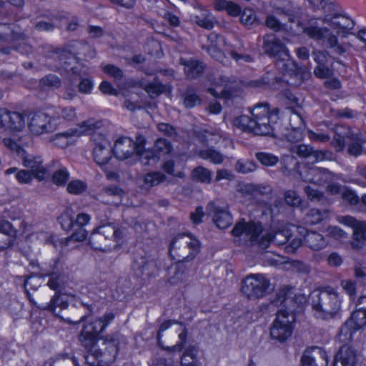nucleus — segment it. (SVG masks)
Here are the masks:
<instances>
[{"label": "nucleus", "instance_id": "obj_10", "mask_svg": "<svg viewBox=\"0 0 366 366\" xmlns=\"http://www.w3.org/2000/svg\"><path fill=\"white\" fill-rule=\"evenodd\" d=\"M269 281L262 274H251L242 280L241 292L249 300L263 297L268 292Z\"/></svg>", "mask_w": 366, "mask_h": 366}, {"label": "nucleus", "instance_id": "obj_20", "mask_svg": "<svg viewBox=\"0 0 366 366\" xmlns=\"http://www.w3.org/2000/svg\"><path fill=\"white\" fill-rule=\"evenodd\" d=\"M301 362L302 366H327L328 357L322 348L312 347L305 351Z\"/></svg>", "mask_w": 366, "mask_h": 366}, {"label": "nucleus", "instance_id": "obj_27", "mask_svg": "<svg viewBox=\"0 0 366 366\" xmlns=\"http://www.w3.org/2000/svg\"><path fill=\"white\" fill-rule=\"evenodd\" d=\"M188 267L184 262H177L171 266L168 271V281L172 285L184 282L187 278Z\"/></svg>", "mask_w": 366, "mask_h": 366}, {"label": "nucleus", "instance_id": "obj_34", "mask_svg": "<svg viewBox=\"0 0 366 366\" xmlns=\"http://www.w3.org/2000/svg\"><path fill=\"white\" fill-rule=\"evenodd\" d=\"M194 22L206 29H212L214 27L215 18L207 10L201 9L199 13L194 16Z\"/></svg>", "mask_w": 366, "mask_h": 366}, {"label": "nucleus", "instance_id": "obj_24", "mask_svg": "<svg viewBox=\"0 0 366 366\" xmlns=\"http://www.w3.org/2000/svg\"><path fill=\"white\" fill-rule=\"evenodd\" d=\"M207 209L209 212L213 213V221L219 229H226L232 224V219L229 212L217 207L213 202L208 204Z\"/></svg>", "mask_w": 366, "mask_h": 366}, {"label": "nucleus", "instance_id": "obj_49", "mask_svg": "<svg viewBox=\"0 0 366 366\" xmlns=\"http://www.w3.org/2000/svg\"><path fill=\"white\" fill-rule=\"evenodd\" d=\"M69 172L66 168L56 170L52 176V182L57 186L64 185L69 179Z\"/></svg>", "mask_w": 366, "mask_h": 366}, {"label": "nucleus", "instance_id": "obj_32", "mask_svg": "<svg viewBox=\"0 0 366 366\" xmlns=\"http://www.w3.org/2000/svg\"><path fill=\"white\" fill-rule=\"evenodd\" d=\"M183 104L187 109L193 108L202 102L194 87L188 86L181 93Z\"/></svg>", "mask_w": 366, "mask_h": 366}, {"label": "nucleus", "instance_id": "obj_15", "mask_svg": "<svg viewBox=\"0 0 366 366\" xmlns=\"http://www.w3.org/2000/svg\"><path fill=\"white\" fill-rule=\"evenodd\" d=\"M366 326V313L357 307L351 317L342 326L339 335L345 336L343 340H350L352 334Z\"/></svg>", "mask_w": 366, "mask_h": 366}, {"label": "nucleus", "instance_id": "obj_14", "mask_svg": "<svg viewBox=\"0 0 366 366\" xmlns=\"http://www.w3.org/2000/svg\"><path fill=\"white\" fill-rule=\"evenodd\" d=\"M52 118L42 112L31 114L29 118L28 128L32 135L39 136L49 133L55 129L51 124Z\"/></svg>", "mask_w": 366, "mask_h": 366}, {"label": "nucleus", "instance_id": "obj_42", "mask_svg": "<svg viewBox=\"0 0 366 366\" xmlns=\"http://www.w3.org/2000/svg\"><path fill=\"white\" fill-rule=\"evenodd\" d=\"M257 164L254 161L249 159H239L235 164L236 171L242 174L252 172L257 169Z\"/></svg>", "mask_w": 366, "mask_h": 366}, {"label": "nucleus", "instance_id": "obj_61", "mask_svg": "<svg viewBox=\"0 0 366 366\" xmlns=\"http://www.w3.org/2000/svg\"><path fill=\"white\" fill-rule=\"evenodd\" d=\"M42 88H45L47 86L57 88L61 85V81L59 78L54 75H49L41 80L40 82Z\"/></svg>", "mask_w": 366, "mask_h": 366}, {"label": "nucleus", "instance_id": "obj_58", "mask_svg": "<svg viewBox=\"0 0 366 366\" xmlns=\"http://www.w3.org/2000/svg\"><path fill=\"white\" fill-rule=\"evenodd\" d=\"M333 153L330 150H314L313 158L315 161L322 162V161H332L334 159Z\"/></svg>", "mask_w": 366, "mask_h": 366}, {"label": "nucleus", "instance_id": "obj_8", "mask_svg": "<svg viewBox=\"0 0 366 366\" xmlns=\"http://www.w3.org/2000/svg\"><path fill=\"white\" fill-rule=\"evenodd\" d=\"M200 243L191 234H179L172 241L169 253L171 257L177 262L192 260L199 253Z\"/></svg>", "mask_w": 366, "mask_h": 366}, {"label": "nucleus", "instance_id": "obj_26", "mask_svg": "<svg viewBox=\"0 0 366 366\" xmlns=\"http://www.w3.org/2000/svg\"><path fill=\"white\" fill-rule=\"evenodd\" d=\"M134 142L129 137H120L116 139V158L124 159L135 152Z\"/></svg>", "mask_w": 366, "mask_h": 366}, {"label": "nucleus", "instance_id": "obj_25", "mask_svg": "<svg viewBox=\"0 0 366 366\" xmlns=\"http://www.w3.org/2000/svg\"><path fill=\"white\" fill-rule=\"evenodd\" d=\"M17 231L12 224L7 222H0V251L11 246L16 237Z\"/></svg>", "mask_w": 366, "mask_h": 366}, {"label": "nucleus", "instance_id": "obj_18", "mask_svg": "<svg viewBox=\"0 0 366 366\" xmlns=\"http://www.w3.org/2000/svg\"><path fill=\"white\" fill-rule=\"evenodd\" d=\"M339 222L348 226L353 229V238L355 242L352 243L353 248H359L357 242L366 241V223L360 221L355 217L346 215L338 218Z\"/></svg>", "mask_w": 366, "mask_h": 366}, {"label": "nucleus", "instance_id": "obj_50", "mask_svg": "<svg viewBox=\"0 0 366 366\" xmlns=\"http://www.w3.org/2000/svg\"><path fill=\"white\" fill-rule=\"evenodd\" d=\"M144 90L150 97L154 98L164 92L165 86L159 82H152L145 86Z\"/></svg>", "mask_w": 366, "mask_h": 366}, {"label": "nucleus", "instance_id": "obj_45", "mask_svg": "<svg viewBox=\"0 0 366 366\" xmlns=\"http://www.w3.org/2000/svg\"><path fill=\"white\" fill-rule=\"evenodd\" d=\"M87 189V184L82 180H71L66 187V190L69 194L79 195L84 193Z\"/></svg>", "mask_w": 366, "mask_h": 366}, {"label": "nucleus", "instance_id": "obj_57", "mask_svg": "<svg viewBox=\"0 0 366 366\" xmlns=\"http://www.w3.org/2000/svg\"><path fill=\"white\" fill-rule=\"evenodd\" d=\"M342 198L351 205H357L360 202V199L355 192L347 188L342 191Z\"/></svg>", "mask_w": 366, "mask_h": 366}, {"label": "nucleus", "instance_id": "obj_38", "mask_svg": "<svg viewBox=\"0 0 366 366\" xmlns=\"http://www.w3.org/2000/svg\"><path fill=\"white\" fill-rule=\"evenodd\" d=\"M254 157L264 167H274L279 162V157L269 152H256Z\"/></svg>", "mask_w": 366, "mask_h": 366}, {"label": "nucleus", "instance_id": "obj_6", "mask_svg": "<svg viewBox=\"0 0 366 366\" xmlns=\"http://www.w3.org/2000/svg\"><path fill=\"white\" fill-rule=\"evenodd\" d=\"M26 127L24 116L19 112H11L7 110H0V139L4 144L8 139L20 145H28L31 138L22 133Z\"/></svg>", "mask_w": 366, "mask_h": 366}, {"label": "nucleus", "instance_id": "obj_48", "mask_svg": "<svg viewBox=\"0 0 366 366\" xmlns=\"http://www.w3.org/2000/svg\"><path fill=\"white\" fill-rule=\"evenodd\" d=\"M166 179V176L160 172H150L148 173L144 177V182L149 187L157 186L163 182Z\"/></svg>", "mask_w": 366, "mask_h": 366}, {"label": "nucleus", "instance_id": "obj_43", "mask_svg": "<svg viewBox=\"0 0 366 366\" xmlns=\"http://www.w3.org/2000/svg\"><path fill=\"white\" fill-rule=\"evenodd\" d=\"M88 349V355L85 357V360L89 366H100V357L102 352L96 348V345L86 347Z\"/></svg>", "mask_w": 366, "mask_h": 366}, {"label": "nucleus", "instance_id": "obj_41", "mask_svg": "<svg viewBox=\"0 0 366 366\" xmlns=\"http://www.w3.org/2000/svg\"><path fill=\"white\" fill-rule=\"evenodd\" d=\"M212 172L203 167H197L192 171V177L194 179L205 184H209L212 181Z\"/></svg>", "mask_w": 366, "mask_h": 366}, {"label": "nucleus", "instance_id": "obj_36", "mask_svg": "<svg viewBox=\"0 0 366 366\" xmlns=\"http://www.w3.org/2000/svg\"><path fill=\"white\" fill-rule=\"evenodd\" d=\"M276 66L284 74L290 76L296 74L298 67L297 64L290 59L287 54L286 59H279L276 62Z\"/></svg>", "mask_w": 366, "mask_h": 366}, {"label": "nucleus", "instance_id": "obj_56", "mask_svg": "<svg viewBox=\"0 0 366 366\" xmlns=\"http://www.w3.org/2000/svg\"><path fill=\"white\" fill-rule=\"evenodd\" d=\"M333 74V71L325 64L317 65L314 69L315 76L320 79H327Z\"/></svg>", "mask_w": 366, "mask_h": 366}, {"label": "nucleus", "instance_id": "obj_59", "mask_svg": "<svg viewBox=\"0 0 366 366\" xmlns=\"http://www.w3.org/2000/svg\"><path fill=\"white\" fill-rule=\"evenodd\" d=\"M240 21L245 25H252L256 21L254 11L251 9H245L241 13Z\"/></svg>", "mask_w": 366, "mask_h": 366}, {"label": "nucleus", "instance_id": "obj_35", "mask_svg": "<svg viewBox=\"0 0 366 366\" xmlns=\"http://www.w3.org/2000/svg\"><path fill=\"white\" fill-rule=\"evenodd\" d=\"M74 298L73 295H54L46 308L51 311H54L57 307L66 308L69 303L72 302Z\"/></svg>", "mask_w": 366, "mask_h": 366}, {"label": "nucleus", "instance_id": "obj_60", "mask_svg": "<svg viewBox=\"0 0 366 366\" xmlns=\"http://www.w3.org/2000/svg\"><path fill=\"white\" fill-rule=\"evenodd\" d=\"M207 51L209 55L215 60L221 62L223 64H226L227 63L228 60L224 53L215 46H209L207 49Z\"/></svg>", "mask_w": 366, "mask_h": 366}, {"label": "nucleus", "instance_id": "obj_7", "mask_svg": "<svg viewBox=\"0 0 366 366\" xmlns=\"http://www.w3.org/2000/svg\"><path fill=\"white\" fill-rule=\"evenodd\" d=\"M93 157L95 162L105 173L108 179H113L114 171V148L106 134L94 132L92 137Z\"/></svg>", "mask_w": 366, "mask_h": 366}, {"label": "nucleus", "instance_id": "obj_37", "mask_svg": "<svg viewBox=\"0 0 366 366\" xmlns=\"http://www.w3.org/2000/svg\"><path fill=\"white\" fill-rule=\"evenodd\" d=\"M76 214L74 211L69 207L59 217V222L64 230H70L74 225V217Z\"/></svg>", "mask_w": 366, "mask_h": 366}, {"label": "nucleus", "instance_id": "obj_47", "mask_svg": "<svg viewBox=\"0 0 366 366\" xmlns=\"http://www.w3.org/2000/svg\"><path fill=\"white\" fill-rule=\"evenodd\" d=\"M314 148L307 144H299L291 147V152L302 158L313 157Z\"/></svg>", "mask_w": 366, "mask_h": 366}, {"label": "nucleus", "instance_id": "obj_54", "mask_svg": "<svg viewBox=\"0 0 366 366\" xmlns=\"http://www.w3.org/2000/svg\"><path fill=\"white\" fill-rule=\"evenodd\" d=\"M41 275L49 277L47 285L51 290H56L58 289L61 281V276L59 274L56 272H46L44 273H41Z\"/></svg>", "mask_w": 366, "mask_h": 366}, {"label": "nucleus", "instance_id": "obj_53", "mask_svg": "<svg viewBox=\"0 0 366 366\" xmlns=\"http://www.w3.org/2000/svg\"><path fill=\"white\" fill-rule=\"evenodd\" d=\"M285 200L288 205L292 207H298L302 202L301 197L293 190H288L285 193Z\"/></svg>", "mask_w": 366, "mask_h": 366}, {"label": "nucleus", "instance_id": "obj_29", "mask_svg": "<svg viewBox=\"0 0 366 366\" xmlns=\"http://www.w3.org/2000/svg\"><path fill=\"white\" fill-rule=\"evenodd\" d=\"M179 64L184 66L185 74L189 79L197 78L203 73L204 69V66L202 62L193 59L187 60L181 58L179 59Z\"/></svg>", "mask_w": 366, "mask_h": 366}, {"label": "nucleus", "instance_id": "obj_52", "mask_svg": "<svg viewBox=\"0 0 366 366\" xmlns=\"http://www.w3.org/2000/svg\"><path fill=\"white\" fill-rule=\"evenodd\" d=\"M303 131L304 129H287V132L285 134V137L289 142H297L302 139Z\"/></svg>", "mask_w": 366, "mask_h": 366}, {"label": "nucleus", "instance_id": "obj_44", "mask_svg": "<svg viewBox=\"0 0 366 366\" xmlns=\"http://www.w3.org/2000/svg\"><path fill=\"white\" fill-rule=\"evenodd\" d=\"M288 111L290 112L289 119L290 128L304 129L305 123L300 112L292 107H288Z\"/></svg>", "mask_w": 366, "mask_h": 366}, {"label": "nucleus", "instance_id": "obj_11", "mask_svg": "<svg viewBox=\"0 0 366 366\" xmlns=\"http://www.w3.org/2000/svg\"><path fill=\"white\" fill-rule=\"evenodd\" d=\"M112 317L107 315L102 319L94 320L84 325L79 336V340L85 347L96 345L97 337L104 331L111 323Z\"/></svg>", "mask_w": 366, "mask_h": 366}, {"label": "nucleus", "instance_id": "obj_3", "mask_svg": "<svg viewBox=\"0 0 366 366\" xmlns=\"http://www.w3.org/2000/svg\"><path fill=\"white\" fill-rule=\"evenodd\" d=\"M275 306H282V308L277 313L270 330V335L272 339L280 342H284L292 335L293 330V322H295V315L293 314L294 308L292 305L294 304V297L291 289H281L276 295L272 301Z\"/></svg>", "mask_w": 366, "mask_h": 366}, {"label": "nucleus", "instance_id": "obj_55", "mask_svg": "<svg viewBox=\"0 0 366 366\" xmlns=\"http://www.w3.org/2000/svg\"><path fill=\"white\" fill-rule=\"evenodd\" d=\"M34 178V174L26 169H19L16 174V179L19 184H29Z\"/></svg>", "mask_w": 366, "mask_h": 366}, {"label": "nucleus", "instance_id": "obj_63", "mask_svg": "<svg viewBox=\"0 0 366 366\" xmlns=\"http://www.w3.org/2000/svg\"><path fill=\"white\" fill-rule=\"evenodd\" d=\"M87 231L84 227L78 228L69 237L65 239L66 242H83L87 237Z\"/></svg>", "mask_w": 366, "mask_h": 366}, {"label": "nucleus", "instance_id": "obj_9", "mask_svg": "<svg viewBox=\"0 0 366 366\" xmlns=\"http://www.w3.org/2000/svg\"><path fill=\"white\" fill-rule=\"evenodd\" d=\"M4 145L11 151L15 152L22 161L24 167L29 169L34 177L39 181L44 179L46 175V169L43 165V160L41 157L27 154L23 147L16 142H11L5 139Z\"/></svg>", "mask_w": 366, "mask_h": 366}, {"label": "nucleus", "instance_id": "obj_62", "mask_svg": "<svg viewBox=\"0 0 366 366\" xmlns=\"http://www.w3.org/2000/svg\"><path fill=\"white\" fill-rule=\"evenodd\" d=\"M157 129L160 132L171 138H175L177 136V132L173 126L167 123H159L157 124Z\"/></svg>", "mask_w": 366, "mask_h": 366}, {"label": "nucleus", "instance_id": "obj_17", "mask_svg": "<svg viewBox=\"0 0 366 366\" xmlns=\"http://www.w3.org/2000/svg\"><path fill=\"white\" fill-rule=\"evenodd\" d=\"M263 50L265 54L277 59H286L289 51L282 42L274 35H267L264 37Z\"/></svg>", "mask_w": 366, "mask_h": 366}, {"label": "nucleus", "instance_id": "obj_30", "mask_svg": "<svg viewBox=\"0 0 366 366\" xmlns=\"http://www.w3.org/2000/svg\"><path fill=\"white\" fill-rule=\"evenodd\" d=\"M21 225L23 227V234L26 238L33 239V237H35L42 243H48L52 241V236L49 232L46 231H39L26 222H22Z\"/></svg>", "mask_w": 366, "mask_h": 366}, {"label": "nucleus", "instance_id": "obj_5", "mask_svg": "<svg viewBox=\"0 0 366 366\" xmlns=\"http://www.w3.org/2000/svg\"><path fill=\"white\" fill-rule=\"evenodd\" d=\"M262 232V225L259 223L239 222L235 224L232 230L234 237L244 236L252 243L256 242L262 249L267 248L271 243L280 246L285 244L290 237V232L288 229H282L274 233H266L259 239V235Z\"/></svg>", "mask_w": 366, "mask_h": 366}, {"label": "nucleus", "instance_id": "obj_19", "mask_svg": "<svg viewBox=\"0 0 366 366\" xmlns=\"http://www.w3.org/2000/svg\"><path fill=\"white\" fill-rule=\"evenodd\" d=\"M76 54H83L87 57L92 58L94 55V51L89 45L86 44L76 43L71 45L69 49L61 51L59 54L60 61L64 64L65 69H67L66 65L70 64L71 61L76 60Z\"/></svg>", "mask_w": 366, "mask_h": 366}, {"label": "nucleus", "instance_id": "obj_16", "mask_svg": "<svg viewBox=\"0 0 366 366\" xmlns=\"http://www.w3.org/2000/svg\"><path fill=\"white\" fill-rule=\"evenodd\" d=\"M338 178L337 174L324 167H312L308 169L303 180L318 186H324L332 183Z\"/></svg>", "mask_w": 366, "mask_h": 366}, {"label": "nucleus", "instance_id": "obj_23", "mask_svg": "<svg viewBox=\"0 0 366 366\" xmlns=\"http://www.w3.org/2000/svg\"><path fill=\"white\" fill-rule=\"evenodd\" d=\"M357 353L350 345H342L336 354L332 366H355Z\"/></svg>", "mask_w": 366, "mask_h": 366}, {"label": "nucleus", "instance_id": "obj_40", "mask_svg": "<svg viewBox=\"0 0 366 366\" xmlns=\"http://www.w3.org/2000/svg\"><path fill=\"white\" fill-rule=\"evenodd\" d=\"M154 147V152L157 154L158 158L159 156L169 154L172 150L171 142L164 138L157 139Z\"/></svg>", "mask_w": 366, "mask_h": 366}, {"label": "nucleus", "instance_id": "obj_33", "mask_svg": "<svg viewBox=\"0 0 366 366\" xmlns=\"http://www.w3.org/2000/svg\"><path fill=\"white\" fill-rule=\"evenodd\" d=\"M330 211L328 209H310L305 215V220L307 224L314 225L327 219Z\"/></svg>", "mask_w": 366, "mask_h": 366}, {"label": "nucleus", "instance_id": "obj_31", "mask_svg": "<svg viewBox=\"0 0 366 366\" xmlns=\"http://www.w3.org/2000/svg\"><path fill=\"white\" fill-rule=\"evenodd\" d=\"M218 84L224 87L221 91V97L224 99L232 98L234 90L237 85V79L234 76L222 75L219 78Z\"/></svg>", "mask_w": 366, "mask_h": 366}, {"label": "nucleus", "instance_id": "obj_46", "mask_svg": "<svg viewBox=\"0 0 366 366\" xmlns=\"http://www.w3.org/2000/svg\"><path fill=\"white\" fill-rule=\"evenodd\" d=\"M304 191L308 198L312 202H323L327 198L324 193L317 189H314L310 186H306Z\"/></svg>", "mask_w": 366, "mask_h": 366}, {"label": "nucleus", "instance_id": "obj_64", "mask_svg": "<svg viewBox=\"0 0 366 366\" xmlns=\"http://www.w3.org/2000/svg\"><path fill=\"white\" fill-rule=\"evenodd\" d=\"M94 82L90 79H83L79 84V92L85 94H90L94 88Z\"/></svg>", "mask_w": 366, "mask_h": 366}, {"label": "nucleus", "instance_id": "obj_28", "mask_svg": "<svg viewBox=\"0 0 366 366\" xmlns=\"http://www.w3.org/2000/svg\"><path fill=\"white\" fill-rule=\"evenodd\" d=\"M305 244L311 249L320 251L328 244L327 239L320 233L307 231L304 237Z\"/></svg>", "mask_w": 366, "mask_h": 366}, {"label": "nucleus", "instance_id": "obj_1", "mask_svg": "<svg viewBox=\"0 0 366 366\" xmlns=\"http://www.w3.org/2000/svg\"><path fill=\"white\" fill-rule=\"evenodd\" d=\"M313 11H323L319 17L311 16L302 27V32L310 39L341 56L352 47L350 42L340 43L338 36L345 37L355 23L349 16L339 13L328 0H305Z\"/></svg>", "mask_w": 366, "mask_h": 366}, {"label": "nucleus", "instance_id": "obj_12", "mask_svg": "<svg viewBox=\"0 0 366 366\" xmlns=\"http://www.w3.org/2000/svg\"><path fill=\"white\" fill-rule=\"evenodd\" d=\"M92 129V124L88 122H84L65 132L56 134L50 138V142L56 147L66 148L74 144L77 138L89 134Z\"/></svg>", "mask_w": 366, "mask_h": 366}, {"label": "nucleus", "instance_id": "obj_21", "mask_svg": "<svg viewBox=\"0 0 366 366\" xmlns=\"http://www.w3.org/2000/svg\"><path fill=\"white\" fill-rule=\"evenodd\" d=\"M176 323H177V322L175 320H167V321L162 322L159 327V331L157 335V340L158 345L160 347H162V348H164V350H168V351L179 352L183 349V347H184V345L186 343L187 336V328L185 327V326L180 324L181 332L178 335L179 342H177L176 345H174L172 347H164V346L162 343V340H161L162 333L163 332H164L165 330H167V329H169L172 325L176 324Z\"/></svg>", "mask_w": 366, "mask_h": 366}, {"label": "nucleus", "instance_id": "obj_4", "mask_svg": "<svg viewBox=\"0 0 366 366\" xmlns=\"http://www.w3.org/2000/svg\"><path fill=\"white\" fill-rule=\"evenodd\" d=\"M309 302L316 318L330 320L340 313L342 299L335 288L327 286L313 290Z\"/></svg>", "mask_w": 366, "mask_h": 366}, {"label": "nucleus", "instance_id": "obj_51", "mask_svg": "<svg viewBox=\"0 0 366 366\" xmlns=\"http://www.w3.org/2000/svg\"><path fill=\"white\" fill-rule=\"evenodd\" d=\"M139 158V161L144 165H147L150 160L157 159L158 157L154 150L142 149L139 152H135Z\"/></svg>", "mask_w": 366, "mask_h": 366}, {"label": "nucleus", "instance_id": "obj_13", "mask_svg": "<svg viewBox=\"0 0 366 366\" xmlns=\"http://www.w3.org/2000/svg\"><path fill=\"white\" fill-rule=\"evenodd\" d=\"M269 5L277 14L287 16L290 22L302 19L305 15L302 6L291 0H270Z\"/></svg>", "mask_w": 366, "mask_h": 366}, {"label": "nucleus", "instance_id": "obj_2", "mask_svg": "<svg viewBox=\"0 0 366 366\" xmlns=\"http://www.w3.org/2000/svg\"><path fill=\"white\" fill-rule=\"evenodd\" d=\"M280 109H269L267 103L257 104L251 110L250 116L241 115L234 119V126L242 132L259 136H275Z\"/></svg>", "mask_w": 366, "mask_h": 366}, {"label": "nucleus", "instance_id": "obj_39", "mask_svg": "<svg viewBox=\"0 0 366 366\" xmlns=\"http://www.w3.org/2000/svg\"><path fill=\"white\" fill-rule=\"evenodd\" d=\"M199 156L205 160H209L212 163L219 164L223 162L224 157L222 154L212 149L201 150Z\"/></svg>", "mask_w": 366, "mask_h": 366}, {"label": "nucleus", "instance_id": "obj_22", "mask_svg": "<svg viewBox=\"0 0 366 366\" xmlns=\"http://www.w3.org/2000/svg\"><path fill=\"white\" fill-rule=\"evenodd\" d=\"M133 268L138 275H144L147 277L154 276L159 270L157 262L149 257H141L136 259Z\"/></svg>", "mask_w": 366, "mask_h": 366}]
</instances>
